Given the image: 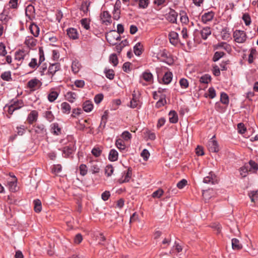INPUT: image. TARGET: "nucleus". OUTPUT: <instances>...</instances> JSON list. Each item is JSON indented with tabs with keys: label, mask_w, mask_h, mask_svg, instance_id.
<instances>
[{
	"label": "nucleus",
	"mask_w": 258,
	"mask_h": 258,
	"mask_svg": "<svg viewBox=\"0 0 258 258\" xmlns=\"http://www.w3.org/2000/svg\"><path fill=\"white\" fill-rule=\"evenodd\" d=\"M24 106V102L23 100L17 98L12 99L4 108L5 111L7 112V117L10 118L15 110L21 108Z\"/></svg>",
	"instance_id": "f257e3e1"
},
{
	"label": "nucleus",
	"mask_w": 258,
	"mask_h": 258,
	"mask_svg": "<svg viewBox=\"0 0 258 258\" xmlns=\"http://www.w3.org/2000/svg\"><path fill=\"white\" fill-rule=\"evenodd\" d=\"M15 60L18 62L17 63V67L15 69H17L22 64L24 61L27 60L29 58V55L28 52L23 49H19L15 52Z\"/></svg>",
	"instance_id": "f03ea898"
},
{
	"label": "nucleus",
	"mask_w": 258,
	"mask_h": 258,
	"mask_svg": "<svg viewBox=\"0 0 258 258\" xmlns=\"http://www.w3.org/2000/svg\"><path fill=\"white\" fill-rule=\"evenodd\" d=\"M140 98L141 94L139 91L134 90L132 93V98L129 106L132 108H140L142 104Z\"/></svg>",
	"instance_id": "7ed1b4c3"
},
{
	"label": "nucleus",
	"mask_w": 258,
	"mask_h": 258,
	"mask_svg": "<svg viewBox=\"0 0 258 258\" xmlns=\"http://www.w3.org/2000/svg\"><path fill=\"white\" fill-rule=\"evenodd\" d=\"M233 37L234 41L238 43H244L247 39V36L245 31L236 30L233 32Z\"/></svg>",
	"instance_id": "20e7f679"
},
{
	"label": "nucleus",
	"mask_w": 258,
	"mask_h": 258,
	"mask_svg": "<svg viewBox=\"0 0 258 258\" xmlns=\"http://www.w3.org/2000/svg\"><path fill=\"white\" fill-rule=\"evenodd\" d=\"M62 152V155L64 158H72L75 151L76 150V147L75 145L72 144H69L62 148L59 149Z\"/></svg>",
	"instance_id": "39448f33"
},
{
	"label": "nucleus",
	"mask_w": 258,
	"mask_h": 258,
	"mask_svg": "<svg viewBox=\"0 0 258 258\" xmlns=\"http://www.w3.org/2000/svg\"><path fill=\"white\" fill-rule=\"evenodd\" d=\"M107 42L113 45L117 44L116 41L120 39V35L115 30L111 31L106 35Z\"/></svg>",
	"instance_id": "423d86ee"
},
{
	"label": "nucleus",
	"mask_w": 258,
	"mask_h": 258,
	"mask_svg": "<svg viewBox=\"0 0 258 258\" xmlns=\"http://www.w3.org/2000/svg\"><path fill=\"white\" fill-rule=\"evenodd\" d=\"M27 85V87L29 88L31 91H34L41 87L42 83L39 80L34 78L29 80Z\"/></svg>",
	"instance_id": "0eeeda50"
},
{
	"label": "nucleus",
	"mask_w": 258,
	"mask_h": 258,
	"mask_svg": "<svg viewBox=\"0 0 258 258\" xmlns=\"http://www.w3.org/2000/svg\"><path fill=\"white\" fill-rule=\"evenodd\" d=\"M249 167L248 165H245L244 167L241 168V170L247 172L248 171L255 172L258 169V164L253 160L249 161Z\"/></svg>",
	"instance_id": "6e6552de"
},
{
	"label": "nucleus",
	"mask_w": 258,
	"mask_h": 258,
	"mask_svg": "<svg viewBox=\"0 0 258 258\" xmlns=\"http://www.w3.org/2000/svg\"><path fill=\"white\" fill-rule=\"evenodd\" d=\"M60 69V65L59 63H53L50 64L48 67V70L46 73V75L49 76L51 78L54 75L55 73Z\"/></svg>",
	"instance_id": "1a4fd4ad"
},
{
	"label": "nucleus",
	"mask_w": 258,
	"mask_h": 258,
	"mask_svg": "<svg viewBox=\"0 0 258 258\" xmlns=\"http://www.w3.org/2000/svg\"><path fill=\"white\" fill-rule=\"evenodd\" d=\"M203 182L205 183L215 184L218 183V180L217 176L212 172H210L208 176L204 177Z\"/></svg>",
	"instance_id": "9d476101"
},
{
	"label": "nucleus",
	"mask_w": 258,
	"mask_h": 258,
	"mask_svg": "<svg viewBox=\"0 0 258 258\" xmlns=\"http://www.w3.org/2000/svg\"><path fill=\"white\" fill-rule=\"evenodd\" d=\"M214 137L215 136L208 142V148L210 152L216 153L219 151V147L217 142L213 139Z\"/></svg>",
	"instance_id": "9b49d317"
},
{
	"label": "nucleus",
	"mask_w": 258,
	"mask_h": 258,
	"mask_svg": "<svg viewBox=\"0 0 258 258\" xmlns=\"http://www.w3.org/2000/svg\"><path fill=\"white\" fill-rule=\"evenodd\" d=\"M38 117V112L37 110H32L28 115L27 117V121L30 124H32L35 122Z\"/></svg>",
	"instance_id": "f8f14e48"
},
{
	"label": "nucleus",
	"mask_w": 258,
	"mask_h": 258,
	"mask_svg": "<svg viewBox=\"0 0 258 258\" xmlns=\"http://www.w3.org/2000/svg\"><path fill=\"white\" fill-rule=\"evenodd\" d=\"M132 169L131 167H128L127 170L125 172L124 171L123 173V175L119 180V182L120 183H125L128 182L132 177Z\"/></svg>",
	"instance_id": "ddd939ff"
},
{
	"label": "nucleus",
	"mask_w": 258,
	"mask_h": 258,
	"mask_svg": "<svg viewBox=\"0 0 258 258\" xmlns=\"http://www.w3.org/2000/svg\"><path fill=\"white\" fill-rule=\"evenodd\" d=\"M35 132L40 137H44L47 134L46 129L42 124H37L34 126Z\"/></svg>",
	"instance_id": "4468645a"
},
{
	"label": "nucleus",
	"mask_w": 258,
	"mask_h": 258,
	"mask_svg": "<svg viewBox=\"0 0 258 258\" xmlns=\"http://www.w3.org/2000/svg\"><path fill=\"white\" fill-rule=\"evenodd\" d=\"M178 16L177 13L173 9H170L166 15V19L172 23H176Z\"/></svg>",
	"instance_id": "2eb2a0df"
},
{
	"label": "nucleus",
	"mask_w": 258,
	"mask_h": 258,
	"mask_svg": "<svg viewBox=\"0 0 258 258\" xmlns=\"http://www.w3.org/2000/svg\"><path fill=\"white\" fill-rule=\"evenodd\" d=\"M211 29L208 26L203 27L200 30L201 37L204 40H206L211 34Z\"/></svg>",
	"instance_id": "dca6fc26"
},
{
	"label": "nucleus",
	"mask_w": 258,
	"mask_h": 258,
	"mask_svg": "<svg viewBox=\"0 0 258 258\" xmlns=\"http://www.w3.org/2000/svg\"><path fill=\"white\" fill-rule=\"evenodd\" d=\"M170 42L173 45H176L178 42V34L175 31H171L168 35Z\"/></svg>",
	"instance_id": "f3484780"
},
{
	"label": "nucleus",
	"mask_w": 258,
	"mask_h": 258,
	"mask_svg": "<svg viewBox=\"0 0 258 258\" xmlns=\"http://www.w3.org/2000/svg\"><path fill=\"white\" fill-rule=\"evenodd\" d=\"M67 35L70 38L75 40L78 38L79 34L76 29L69 28L67 30Z\"/></svg>",
	"instance_id": "a211bd4d"
},
{
	"label": "nucleus",
	"mask_w": 258,
	"mask_h": 258,
	"mask_svg": "<svg viewBox=\"0 0 258 258\" xmlns=\"http://www.w3.org/2000/svg\"><path fill=\"white\" fill-rule=\"evenodd\" d=\"M25 44L29 48L33 47L36 45L37 40L31 36L26 37Z\"/></svg>",
	"instance_id": "6ab92c4d"
},
{
	"label": "nucleus",
	"mask_w": 258,
	"mask_h": 258,
	"mask_svg": "<svg viewBox=\"0 0 258 258\" xmlns=\"http://www.w3.org/2000/svg\"><path fill=\"white\" fill-rule=\"evenodd\" d=\"M214 13L212 11L205 13L202 16V22L204 23H207L212 21L214 17Z\"/></svg>",
	"instance_id": "aec40b11"
},
{
	"label": "nucleus",
	"mask_w": 258,
	"mask_h": 258,
	"mask_svg": "<svg viewBox=\"0 0 258 258\" xmlns=\"http://www.w3.org/2000/svg\"><path fill=\"white\" fill-rule=\"evenodd\" d=\"M35 13V9L34 6L32 5H28L25 9L26 16L29 19H31V17H33Z\"/></svg>",
	"instance_id": "412c9836"
},
{
	"label": "nucleus",
	"mask_w": 258,
	"mask_h": 258,
	"mask_svg": "<svg viewBox=\"0 0 258 258\" xmlns=\"http://www.w3.org/2000/svg\"><path fill=\"white\" fill-rule=\"evenodd\" d=\"M51 132L56 136L61 134V128L58 126L57 123H53L51 124Z\"/></svg>",
	"instance_id": "4be33fe9"
},
{
	"label": "nucleus",
	"mask_w": 258,
	"mask_h": 258,
	"mask_svg": "<svg viewBox=\"0 0 258 258\" xmlns=\"http://www.w3.org/2000/svg\"><path fill=\"white\" fill-rule=\"evenodd\" d=\"M29 30L34 37H37L39 35V28L36 24H31L29 26Z\"/></svg>",
	"instance_id": "5701e85b"
},
{
	"label": "nucleus",
	"mask_w": 258,
	"mask_h": 258,
	"mask_svg": "<svg viewBox=\"0 0 258 258\" xmlns=\"http://www.w3.org/2000/svg\"><path fill=\"white\" fill-rule=\"evenodd\" d=\"M118 154L117 151L115 149L110 150L109 155L108 159L112 162L116 161L118 160Z\"/></svg>",
	"instance_id": "b1692460"
},
{
	"label": "nucleus",
	"mask_w": 258,
	"mask_h": 258,
	"mask_svg": "<svg viewBox=\"0 0 258 258\" xmlns=\"http://www.w3.org/2000/svg\"><path fill=\"white\" fill-rule=\"evenodd\" d=\"M143 79L148 82H152L153 80L152 74L148 70L144 72L142 75Z\"/></svg>",
	"instance_id": "393cba45"
},
{
	"label": "nucleus",
	"mask_w": 258,
	"mask_h": 258,
	"mask_svg": "<svg viewBox=\"0 0 258 258\" xmlns=\"http://www.w3.org/2000/svg\"><path fill=\"white\" fill-rule=\"evenodd\" d=\"M83 109L84 111L90 112L93 109V104L91 101L87 100L83 104Z\"/></svg>",
	"instance_id": "a878e982"
},
{
	"label": "nucleus",
	"mask_w": 258,
	"mask_h": 258,
	"mask_svg": "<svg viewBox=\"0 0 258 258\" xmlns=\"http://www.w3.org/2000/svg\"><path fill=\"white\" fill-rule=\"evenodd\" d=\"M59 93L53 90H51L47 96V99L50 102H54L58 97Z\"/></svg>",
	"instance_id": "bb28decb"
},
{
	"label": "nucleus",
	"mask_w": 258,
	"mask_h": 258,
	"mask_svg": "<svg viewBox=\"0 0 258 258\" xmlns=\"http://www.w3.org/2000/svg\"><path fill=\"white\" fill-rule=\"evenodd\" d=\"M169 120L170 122L175 123L177 122L178 118L177 113L174 111L171 110L169 113Z\"/></svg>",
	"instance_id": "cd10ccee"
},
{
	"label": "nucleus",
	"mask_w": 258,
	"mask_h": 258,
	"mask_svg": "<svg viewBox=\"0 0 258 258\" xmlns=\"http://www.w3.org/2000/svg\"><path fill=\"white\" fill-rule=\"evenodd\" d=\"M66 99L71 103H73L77 98V94L75 92L69 91L65 95Z\"/></svg>",
	"instance_id": "c85d7f7f"
},
{
	"label": "nucleus",
	"mask_w": 258,
	"mask_h": 258,
	"mask_svg": "<svg viewBox=\"0 0 258 258\" xmlns=\"http://www.w3.org/2000/svg\"><path fill=\"white\" fill-rule=\"evenodd\" d=\"M13 178L12 181L8 182V185L9 186L10 191L14 192L16 190L17 179L15 176H13Z\"/></svg>",
	"instance_id": "c756f323"
},
{
	"label": "nucleus",
	"mask_w": 258,
	"mask_h": 258,
	"mask_svg": "<svg viewBox=\"0 0 258 258\" xmlns=\"http://www.w3.org/2000/svg\"><path fill=\"white\" fill-rule=\"evenodd\" d=\"M182 247L181 246L177 243L176 242L174 243V245L173 246V247L171 248L169 251L170 254H173L178 253L182 251Z\"/></svg>",
	"instance_id": "7c9ffc66"
},
{
	"label": "nucleus",
	"mask_w": 258,
	"mask_h": 258,
	"mask_svg": "<svg viewBox=\"0 0 258 258\" xmlns=\"http://www.w3.org/2000/svg\"><path fill=\"white\" fill-rule=\"evenodd\" d=\"M143 45L141 42H138L134 47V52L137 56H140L143 52Z\"/></svg>",
	"instance_id": "2f4dec72"
},
{
	"label": "nucleus",
	"mask_w": 258,
	"mask_h": 258,
	"mask_svg": "<svg viewBox=\"0 0 258 258\" xmlns=\"http://www.w3.org/2000/svg\"><path fill=\"white\" fill-rule=\"evenodd\" d=\"M232 247L234 250H240L242 248V245L240 243L239 240L237 238L232 239Z\"/></svg>",
	"instance_id": "473e14b6"
},
{
	"label": "nucleus",
	"mask_w": 258,
	"mask_h": 258,
	"mask_svg": "<svg viewBox=\"0 0 258 258\" xmlns=\"http://www.w3.org/2000/svg\"><path fill=\"white\" fill-rule=\"evenodd\" d=\"M172 73L171 72H167L164 75L162 81L165 84H169L172 79Z\"/></svg>",
	"instance_id": "72a5a7b5"
},
{
	"label": "nucleus",
	"mask_w": 258,
	"mask_h": 258,
	"mask_svg": "<svg viewBox=\"0 0 258 258\" xmlns=\"http://www.w3.org/2000/svg\"><path fill=\"white\" fill-rule=\"evenodd\" d=\"M81 65L79 61L75 60L72 62V70L74 74L78 73L80 70Z\"/></svg>",
	"instance_id": "f704fd0d"
},
{
	"label": "nucleus",
	"mask_w": 258,
	"mask_h": 258,
	"mask_svg": "<svg viewBox=\"0 0 258 258\" xmlns=\"http://www.w3.org/2000/svg\"><path fill=\"white\" fill-rule=\"evenodd\" d=\"M221 38L224 40H227L230 38V33L229 29L224 28L222 29L221 32Z\"/></svg>",
	"instance_id": "c9c22d12"
},
{
	"label": "nucleus",
	"mask_w": 258,
	"mask_h": 258,
	"mask_svg": "<svg viewBox=\"0 0 258 258\" xmlns=\"http://www.w3.org/2000/svg\"><path fill=\"white\" fill-rule=\"evenodd\" d=\"M100 17L103 22H111V16L107 11H104L101 13Z\"/></svg>",
	"instance_id": "e433bc0d"
},
{
	"label": "nucleus",
	"mask_w": 258,
	"mask_h": 258,
	"mask_svg": "<svg viewBox=\"0 0 258 258\" xmlns=\"http://www.w3.org/2000/svg\"><path fill=\"white\" fill-rule=\"evenodd\" d=\"M61 109L63 113L69 114L71 111V107L67 102H62L61 105Z\"/></svg>",
	"instance_id": "4c0bfd02"
},
{
	"label": "nucleus",
	"mask_w": 258,
	"mask_h": 258,
	"mask_svg": "<svg viewBox=\"0 0 258 258\" xmlns=\"http://www.w3.org/2000/svg\"><path fill=\"white\" fill-rule=\"evenodd\" d=\"M105 75L107 78L109 80H113L114 78L115 74L112 69L105 68L104 71Z\"/></svg>",
	"instance_id": "58836bf2"
},
{
	"label": "nucleus",
	"mask_w": 258,
	"mask_h": 258,
	"mask_svg": "<svg viewBox=\"0 0 258 258\" xmlns=\"http://www.w3.org/2000/svg\"><path fill=\"white\" fill-rule=\"evenodd\" d=\"M28 66L33 70H36L40 66L35 58H31V61L28 63Z\"/></svg>",
	"instance_id": "ea45409f"
},
{
	"label": "nucleus",
	"mask_w": 258,
	"mask_h": 258,
	"mask_svg": "<svg viewBox=\"0 0 258 258\" xmlns=\"http://www.w3.org/2000/svg\"><path fill=\"white\" fill-rule=\"evenodd\" d=\"M33 204L34 205V209L35 212L39 213L42 210V205L40 200L36 199L34 200Z\"/></svg>",
	"instance_id": "a19ab883"
},
{
	"label": "nucleus",
	"mask_w": 258,
	"mask_h": 258,
	"mask_svg": "<svg viewBox=\"0 0 258 258\" xmlns=\"http://www.w3.org/2000/svg\"><path fill=\"white\" fill-rule=\"evenodd\" d=\"M248 195L252 202H255L258 200V190H252L248 192Z\"/></svg>",
	"instance_id": "79ce46f5"
},
{
	"label": "nucleus",
	"mask_w": 258,
	"mask_h": 258,
	"mask_svg": "<svg viewBox=\"0 0 258 258\" xmlns=\"http://www.w3.org/2000/svg\"><path fill=\"white\" fill-rule=\"evenodd\" d=\"M215 48L216 49L223 48L225 50H229L230 49V45L225 42H221L216 45Z\"/></svg>",
	"instance_id": "37998d69"
},
{
	"label": "nucleus",
	"mask_w": 258,
	"mask_h": 258,
	"mask_svg": "<svg viewBox=\"0 0 258 258\" xmlns=\"http://www.w3.org/2000/svg\"><path fill=\"white\" fill-rule=\"evenodd\" d=\"M90 3L88 1H83L81 4L80 10L83 12L84 14H87L89 12V7Z\"/></svg>",
	"instance_id": "c03bdc74"
},
{
	"label": "nucleus",
	"mask_w": 258,
	"mask_h": 258,
	"mask_svg": "<svg viewBox=\"0 0 258 258\" xmlns=\"http://www.w3.org/2000/svg\"><path fill=\"white\" fill-rule=\"evenodd\" d=\"M220 101L222 103L226 105H227L229 104V97L226 93L224 92H222L221 93Z\"/></svg>",
	"instance_id": "a18cd8bd"
},
{
	"label": "nucleus",
	"mask_w": 258,
	"mask_h": 258,
	"mask_svg": "<svg viewBox=\"0 0 258 258\" xmlns=\"http://www.w3.org/2000/svg\"><path fill=\"white\" fill-rule=\"evenodd\" d=\"M249 51L250 53L248 55V61L249 63H252L254 60V55L256 53V50L255 48H251Z\"/></svg>",
	"instance_id": "49530a36"
},
{
	"label": "nucleus",
	"mask_w": 258,
	"mask_h": 258,
	"mask_svg": "<svg viewBox=\"0 0 258 258\" xmlns=\"http://www.w3.org/2000/svg\"><path fill=\"white\" fill-rule=\"evenodd\" d=\"M115 146L120 151L125 149V145L123 140L120 139H117L115 142Z\"/></svg>",
	"instance_id": "de8ad7c7"
},
{
	"label": "nucleus",
	"mask_w": 258,
	"mask_h": 258,
	"mask_svg": "<svg viewBox=\"0 0 258 258\" xmlns=\"http://www.w3.org/2000/svg\"><path fill=\"white\" fill-rule=\"evenodd\" d=\"M1 78L6 81H10L12 80L11 73L10 71L5 72L1 75Z\"/></svg>",
	"instance_id": "09e8293b"
},
{
	"label": "nucleus",
	"mask_w": 258,
	"mask_h": 258,
	"mask_svg": "<svg viewBox=\"0 0 258 258\" xmlns=\"http://www.w3.org/2000/svg\"><path fill=\"white\" fill-rule=\"evenodd\" d=\"M102 152V149L99 147H95L91 151L92 154L96 157H99L101 155Z\"/></svg>",
	"instance_id": "8fccbe9b"
},
{
	"label": "nucleus",
	"mask_w": 258,
	"mask_h": 258,
	"mask_svg": "<svg viewBox=\"0 0 258 258\" xmlns=\"http://www.w3.org/2000/svg\"><path fill=\"white\" fill-rule=\"evenodd\" d=\"M109 61L114 67H116L118 63V59L116 54L113 53L109 56Z\"/></svg>",
	"instance_id": "3c124183"
},
{
	"label": "nucleus",
	"mask_w": 258,
	"mask_h": 258,
	"mask_svg": "<svg viewBox=\"0 0 258 258\" xmlns=\"http://www.w3.org/2000/svg\"><path fill=\"white\" fill-rule=\"evenodd\" d=\"M44 117L49 122L52 121L54 116L51 111L47 110L44 112Z\"/></svg>",
	"instance_id": "603ef678"
},
{
	"label": "nucleus",
	"mask_w": 258,
	"mask_h": 258,
	"mask_svg": "<svg viewBox=\"0 0 258 258\" xmlns=\"http://www.w3.org/2000/svg\"><path fill=\"white\" fill-rule=\"evenodd\" d=\"M26 127L24 125H21L20 126H17L16 127V134L18 136H22L26 132Z\"/></svg>",
	"instance_id": "864d4df0"
},
{
	"label": "nucleus",
	"mask_w": 258,
	"mask_h": 258,
	"mask_svg": "<svg viewBox=\"0 0 258 258\" xmlns=\"http://www.w3.org/2000/svg\"><path fill=\"white\" fill-rule=\"evenodd\" d=\"M242 19L246 26H249L251 24V18L248 13L243 14Z\"/></svg>",
	"instance_id": "5fc2aeb1"
},
{
	"label": "nucleus",
	"mask_w": 258,
	"mask_h": 258,
	"mask_svg": "<svg viewBox=\"0 0 258 258\" xmlns=\"http://www.w3.org/2000/svg\"><path fill=\"white\" fill-rule=\"evenodd\" d=\"M225 54L224 52L222 51H216L215 52L214 56L213 57V61L214 62L217 61L221 58H222Z\"/></svg>",
	"instance_id": "6e6d98bb"
},
{
	"label": "nucleus",
	"mask_w": 258,
	"mask_h": 258,
	"mask_svg": "<svg viewBox=\"0 0 258 258\" xmlns=\"http://www.w3.org/2000/svg\"><path fill=\"white\" fill-rule=\"evenodd\" d=\"M114 168L111 165H108L105 168V173L107 176H110L113 174Z\"/></svg>",
	"instance_id": "4d7b16f0"
},
{
	"label": "nucleus",
	"mask_w": 258,
	"mask_h": 258,
	"mask_svg": "<svg viewBox=\"0 0 258 258\" xmlns=\"http://www.w3.org/2000/svg\"><path fill=\"white\" fill-rule=\"evenodd\" d=\"M211 76L209 75L206 74L202 76L200 79L201 83L208 84L211 81Z\"/></svg>",
	"instance_id": "13d9d810"
},
{
	"label": "nucleus",
	"mask_w": 258,
	"mask_h": 258,
	"mask_svg": "<svg viewBox=\"0 0 258 258\" xmlns=\"http://www.w3.org/2000/svg\"><path fill=\"white\" fill-rule=\"evenodd\" d=\"M47 68V64L45 63L39 66L38 72L41 76H44L46 74Z\"/></svg>",
	"instance_id": "bf43d9fd"
},
{
	"label": "nucleus",
	"mask_w": 258,
	"mask_h": 258,
	"mask_svg": "<svg viewBox=\"0 0 258 258\" xmlns=\"http://www.w3.org/2000/svg\"><path fill=\"white\" fill-rule=\"evenodd\" d=\"M163 190L161 188H159L153 192L152 196L154 198H160L163 195Z\"/></svg>",
	"instance_id": "052dcab7"
},
{
	"label": "nucleus",
	"mask_w": 258,
	"mask_h": 258,
	"mask_svg": "<svg viewBox=\"0 0 258 258\" xmlns=\"http://www.w3.org/2000/svg\"><path fill=\"white\" fill-rule=\"evenodd\" d=\"M81 24L82 27L86 30L90 29V22L87 18L81 20Z\"/></svg>",
	"instance_id": "680f3d73"
},
{
	"label": "nucleus",
	"mask_w": 258,
	"mask_h": 258,
	"mask_svg": "<svg viewBox=\"0 0 258 258\" xmlns=\"http://www.w3.org/2000/svg\"><path fill=\"white\" fill-rule=\"evenodd\" d=\"M237 130L239 134H243L246 132V128L243 123L240 122L237 124Z\"/></svg>",
	"instance_id": "e2e57ef3"
},
{
	"label": "nucleus",
	"mask_w": 258,
	"mask_h": 258,
	"mask_svg": "<svg viewBox=\"0 0 258 258\" xmlns=\"http://www.w3.org/2000/svg\"><path fill=\"white\" fill-rule=\"evenodd\" d=\"M7 54L6 46L4 43H0V56H5Z\"/></svg>",
	"instance_id": "0e129e2a"
},
{
	"label": "nucleus",
	"mask_w": 258,
	"mask_h": 258,
	"mask_svg": "<svg viewBox=\"0 0 258 258\" xmlns=\"http://www.w3.org/2000/svg\"><path fill=\"white\" fill-rule=\"evenodd\" d=\"M166 104V100L164 99V96H162L161 99H159V100L156 102L155 106L156 108H159L163 106Z\"/></svg>",
	"instance_id": "69168bd1"
},
{
	"label": "nucleus",
	"mask_w": 258,
	"mask_h": 258,
	"mask_svg": "<svg viewBox=\"0 0 258 258\" xmlns=\"http://www.w3.org/2000/svg\"><path fill=\"white\" fill-rule=\"evenodd\" d=\"M80 173L81 175L84 176L87 173V167L86 165L82 164L79 167Z\"/></svg>",
	"instance_id": "338daca9"
},
{
	"label": "nucleus",
	"mask_w": 258,
	"mask_h": 258,
	"mask_svg": "<svg viewBox=\"0 0 258 258\" xmlns=\"http://www.w3.org/2000/svg\"><path fill=\"white\" fill-rule=\"evenodd\" d=\"M179 84L182 89H186L188 87V82L184 78H182L179 81Z\"/></svg>",
	"instance_id": "774afa93"
}]
</instances>
